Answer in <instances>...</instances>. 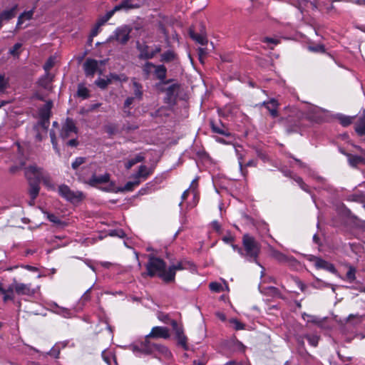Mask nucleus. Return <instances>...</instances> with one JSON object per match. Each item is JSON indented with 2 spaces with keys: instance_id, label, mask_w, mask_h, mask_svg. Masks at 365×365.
<instances>
[{
  "instance_id": "bb28decb",
  "label": "nucleus",
  "mask_w": 365,
  "mask_h": 365,
  "mask_svg": "<svg viewBox=\"0 0 365 365\" xmlns=\"http://www.w3.org/2000/svg\"><path fill=\"white\" fill-rule=\"evenodd\" d=\"M132 85H133V94L135 97L138 99L141 100L143 98V86L141 83H138L135 81V79H133L132 81Z\"/></svg>"
},
{
  "instance_id": "c03bdc74",
  "label": "nucleus",
  "mask_w": 365,
  "mask_h": 365,
  "mask_svg": "<svg viewBox=\"0 0 365 365\" xmlns=\"http://www.w3.org/2000/svg\"><path fill=\"white\" fill-rule=\"evenodd\" d=\"M14 287H12L11 284L9 287V288L6 290L4 293H1L4 294V301L6 302L8 300H14Z\"/></svg>"
},
{
  "instance_id": "4468645a",
  "label": "nucleus",
  "mask_w": 365,
  "mask_h": 365,
  "mask_svg": "<svg viewBox=\"0 0 365 365\" xmlns=\"http://www.w3.org/2000/svg\"><path fill=\"white\" fill-rule=\"evenodd\" d=\"M98 67V61L91 58H88L83 64L85 73L88 76H93Z\"/></svg>"
},
{
  "instance_id": "338daca9",
  "label": "nucleus",
  "mask_w": 365,
  "mask_h": 365,
  "mask_svg": "<svg viewBox=\"0 0 365 365\" xmlns=\"http://www.w3.org/2000/svg\"><path fill=\"white\" fill-rule=\"evenodd\" d=\"M110 76V80L114 79V80L123 81H125L127 80V78L125 76H122L121 77H120L117 74L111 73Z\"/></svg>"
},
{
  "instance_id": "603ef678",
  "label": "nucleus",
  "mask_w": 365,
  "mask_h": 365,
  "mask_svg": "<svg viewBox=\"0 0 365 365\" xmlns=\"http://www.w3.org/2000/svg\"><path fill=\"white\" fill-rule=\"evenodd\" d=\"M55 306L58 309L56 311H54L58 314L62 315L64 317H69L71 315V312L66 308L59 307L56 304Z\"/></svg>"
},
{
  "instance_id": "7ed1b4c3",
  "label": "nucleus",
  "mask_w": 365,
  "mask_h": 365,
  "mask_svg": "<svg viewBox=\"0 0 365 365\" xmlns=\"http://www.w3.org/2000/svg\"><path fill=\"white\" fill-rule=\"evenodd\" d=\"M165 267L166 263L164 262V260L153 255H149L148 262L145 265L147 270L146 274L150 277H153L154 276L158 275L160 278H161L160 275L163 273H167Z\"/></svg>"
},
{
  "instance_id": "3c124183",
  "label": "nucleus",
  "mask_w": 365,
  "mask_h": 365,
  "mask_svg": "<svg viewBox=\"0 0 365 365\" xmlns=\"http://www.w3.org/2000/svg\"><path fill=\"white\" fill-rule=\"evenodd\" d=\"M309 4L311 5L312 3L308 0H297L295 5L302 12Z\"/></svg>"
},
{
  "instance_id": "052dcab7",
  "label": "nucleus",
  "mask_w": 365,
  "mask_h": 365,
  "mask_svg": "<svg viewBox=\"0 0 365 365\" xmlns=\"http://www.w3.org/2000/svg\"><path fill=\"white\" fill-rule=\"evenodd\" d=\"M47 218L50 222H53L55 224L61 223V220L54 214L47 213Z\"/></svg>"
},
{
  "instance_id": "f8f14e48",
  "label": "nucleus",
  "mask_w": 365,
  "mask_h": 365,
  "mask_svg": "<svg viewBox=\"0 0 365 365\" xmlns=\"http://www.w3.org/2000/svg\"><path fill=\"white\" fill-rule=\"evenodd\" d=\"M310 260L314 262V266L317 269H323L327 270L331 273L336 272V269L332 264H331L321 258H319L317 257H312Z\"/></svg>"
},
{
  "instance_id": "c756f323",
  "label": "nucleus",
  "mask_w": 365,
  "mask_h": 365,
  "mask_svg": "<svg viewBox=\"0 0 365 365\" xmlns=\"http://www.w3.org/2000/svg\"><path fill=\"white\" fill-rule=\"evenodd\" d=\"M190 36L194 41L202 46H205L207 43V38L204 34H199L190 30Z\"/></svg>"
},
{
  "instance_id": "69168bd1",
  "label": "nucleus",
  "mask_w": 365,
  "mask_h": 365,
  "mask_svg": "<svg viewBox=\"0 0 365 365\" xmlns=\"http://www.w3.org/2000/svg\"><path fill=\"white\" fill-rule=\"evenodd\" d=\"M93 288V286H91L90 288H88L83 294L82 296V300L83 301H88L90 299V292Z\"/></svg>"
},
{
  "instance_id": "6ab92c4d",
  "label": "nucleus",
  "mask_w": 365,
  "mask_h": 365,
  "mask_svg": "<svg viewBox=\"0 0 365 365\" xmlns=\"http://www.w3.org/2000/svg\"><path fill=\"white\" fill-rule=\"evenodd\" d=\"M140 7L138 4L133 3V0H123L120 4L115 6L113 10L115 12L122 9H130Z\"/></svg>"
},
{
  "instance_id": "2eb2a0df",
  "label": "nucleus",
  "mask_w": 365,
  "mask_h": 365,
  "mask_svg": "<svg viewBox=\"0 0 365 365\" xmlns=\"http://www.w3.org/2000/svg\"><path fill=\"white\" fill-rule=\"evenodd\" d=\"M11 286L14 287V290L17 294L26 295L31 293L30 284L19 283L15 279H14V282L11 284Z\"/></svg>"
},
{
  "instance_id": "9b49d317",
  "label": "nucleus",
  "mask_w": 365,
  "mask_h": 365,
  "mask_svg": "<svg viewBox=\"0 0 365 365\" xmlns=\"http://www.w3.org/2000/svg\"><path fill=\"white\" fill-rule=\"evenodd\" d=\"M151 338L168 339L170 337L169 330L165 327H154L149 334L146 336L148 339Z\"/></svg>"
},
{
  "instance_id": "20e7f679",
  "label": "nucleus",
  "mask_w": 365,
  "mask_h": 365,
  "mask_svg": "<svg viewBox=\"0 0 365 365\" xmlns=\"http://www.w3.org/2000/svg\"><path fill=\"white\" fill-rule=\"evenodd\" d=\"M59 195L71 203H77L83 198V194L81 191H73L68 185H61L58 187Z\"/></svg>"
},
{
  "instance_id": "4d7b16f0",
  "label": "nucleus",
  "mask_w": 365,
  "mask_h": 365,
  "mask_svg": "<svg viewBox=\"0 0 365 365\" xmlns=\"http://www.w3.org/2000/svg\"><path fill=\"white\" fill-rule=\"evenodd\" d=\"M109 235L112 237H118L120 238H123L125 236L124 231L121 229L113 230L109 232Z\"/></svg>"
},
{
  "instance_id": "393cba45",
  "label": "nucleus",
  "mask_w": 365,
  "mask_h": 365,
  "mask_svg": "<svg viewBox=\"0 0 365 365\" xmlns=\"http://www.w3.org/2000/svg\"><path fill=\"white\" fill-rule=\"evenodd\" d=\"M155 65L151 62L147 61L142 66V71L145 79H148L150 74L154 72Z\"/></svg>"
},
{
  "instance_id": "0eeeda50",
  "label": "nucleus",
  "mask_w": 365,
  "mask_h": 365,
  "mask_svg": "<svg viewBox=\"0 0 365 365\" xmlns=\"http://www.w3.org/2000/svg\"><path fill=\"white\" fill-rule=\"evenodd\" d=\"M131 29L128 26H123L115 29L114 35L110 39H115L120 43L125 44L129 40Z\"/></svg>"
},
{
  "instance_id": "680f3d73",
  "label": "nucleus",
  "mask_w": 365,
  "mask_h": 365,
  "mask_svg": "<svg viewBox=\"0 0 365 365\" xmlns=\"http://www.w3.org/2000/svg\"><path fill=\"white\" fill-rule=\"evenodd\" d=\"M262 41L266 43H272L274 45H277L279 43L278 39L270 37H264L262 38Z\"/></svg>"
},
{
  "instance_id": "2f4dec72",
  "label": "nucleus",
  "mask_w": 365,
  "mask_h": 365,
  "mask_svg": "<svg viewBox=\"0 0 365 365\" xmlns=\"http://www.w3.org/2000/svg\"><path fill=\"white\" fill-rule=\"evenodd\" d=\"M34 15V9L23 12L18 18L16 27L19 28L24 24V21L30 20Z\"/></svg>"
},
{
  "instance_id": "5fc2aeb1",
  "label": "nucleus",
  "mask_w": 365,
  "mask_h": 365,
  "mask_svg": "<svg viewBox=\"0 0 365 365\" xmlns=\"http://www.w3.org/2000/svg\"><path fill=\"white\" fill-rule=\"evenodd\" d=\"M110 83V79L98 78L96 81V84L101 89H105Z\"/></svg>"
},
{
  "instance_id": "f3484780",
  "label": "nucleus",
  "mask_w": 365,
  "mask_h": 365,
  "mask_svg": "<svg viewBox=\"0 0 365 365\" xmlns=\"http://www.w3.org/2000/svg\"><path fill=\"white\" fill-rule=\"evenodd\" d=\"M262 105L265 106V108L269 110L270 115L273 118H276L278 116L277 108L279 106V104L275 99L272 98L267 102L264 101L262 103Z\"/></svg>"
},
{
  "instance_id": "473e14b6",
  "label": "nucleus",
  "mask_w": 365,
  "mask_h": 365,
  "mask_svg": "<svg viewBox=\"0 0 365 365\" xmlns=\"http://www.w3.org/2000/svg\"><path fill=\"white\" fill-rule=\"evenodd\" d=\"M140 183V180L134 178L133 181L128 182L123 187L118 190L120 192L132 191L133 188Z\"/></svg>"
},
{
  "instance_id": "b1692460",
  "label": "nucleus",
  "mask_w": 365,
  "mask_h": 365,
  "mask_svg": "<svg viewBox=\"0 0 365 365\" xmlns=\"http://www.w3.org/2000/svg\"><path fill=\"white\" fill-rule=\"evenodd\" d=\"M355 130L359 135L365 134V116H360L355 123Z\"/></svg>"
},
{
  "instance_id": "a211bd4d",
  "label": "nucleus",
  "mask_w": 365,
  "mask_h": 365,
  "mask_svg": "<svg viewBox=\"0 0 365 365\" xmlns=\"http://www.w3.org/2000/svg\"><path fill=\"white\" fill-rule=\"evenodd\" d=\"M110 180V175L106 173L104 175H101L97 176L96 175H93L92 177L88 181V183L91 186H95L98 184H102L108 182Z\"/></svg>"
},
{
  "instance_id": "1a4fd4ad",
  "label": "nucleus",
  "mask_w": 365,
  "mask_h": 365,
  "mask_svg": "<svg viewBox=\"0 0 365 365\" xmlns=\"http://www.w3.org/2000/svg\"><path fill=\"white\" fill-rule=\"evenodd\" d=\"M77 128L73 120L67 118L61 130L60 136L63 140H66L71 135L72 133H76Z\"/></svg>"
},
{
  "instance_id": "f257e3e1",
  "label": "nucleus",
  "mask_w": 365,
  "mask_h": 365,
  "mask_svg": "<svg viewBox=\"0 0 365 365\" xmlns=\"http://www.w3.org/2000/svg\"><path fill=\"white\" fill-rule=\"evenodd\" d=\"M242 245L244 251L241 248L238 250L240 255L245 257L250 262H257L260 245L256 240L250 235L245 234L242 237Z\"/></svg>"
},
{
  "instance_id": "37998d69",
  "label": "nucleus",
  "mask_w": 365,
  "mask_h": 365,
  "mask_svg": "<svg viewBox=\"0 0 365 365\" xmlns=\"http://www.w3.org/2000/svg\"><path fill=\"white\" fill-rule=\"evenodd\" d=\"M272 257L279 262H286L289 259L287 255L280 252L279 251L274 250L272 252Z\"/></svg>"
},
{
  "instance_id": "9d476101",
  "label": "nucleus",
  "mask_w": 365,
  "mask_h": 365,
  "mask_svg": "<svg viewBox=\"0 0 365 365\" xmlns=\"http://www.w3.org/2000/svg\"><path fill=\"white\" fill-rule=\"evenodd\" d=\"M184 268L181 262H178L175 265L170 266L167 269V273H163L160 275L161 279L166 283L173 282L175 280L176 271L182 270Z\"/></svg>"
},
{
  "instance_id": "c9c22d12",
  "label": "nucleus",
  "mask_w": 365,
  "mask_h": 365,
  "mask_svg": "<svg viewBox=\"0 0 365 365\" xmlns=\"http://www.w3.org/2000/svg\"><path fill=\"white\" fill-rule=\"evenodd\" d=\"M143 160H144V157L143 155H141L140 154H138L136 156H135L133 158H131L128 160V162L125 164V168H126V169L129 170L136 163L142 162Z\"/></svg>"
},
{
  "instance_id": "774afa93",
  "label": "nucleus",
  "mask_w": 365,
  "mask_h": 365,
  "mask_svg": "<svg viewBox=\"0 0 365 365\" xmlns=\"http://www.w3.org/2000/svg\"><path fill=\"white\" fill-rule=\"evenodd\" d=\"M212 226L217 233H221V225L217 221H213L212 222Z\"/></svg>"
},
{
  "instance_id": "6e6d98bb",
  "label": "nucleus",
  "mask_w": 365,
  "mask_h": 365,
  "mask_svg": "<svg viewBox=\"0 0 365 365\" xmlns=\"http://www.w3.org/2000/svg\"><path fill=\"white\" fill-rule=\"evenodd\" d=\"M209 287L211 291L215 292H220L222 289V284L218 282H216L210 283Z\"/></svg>"
},
{
  "instance_id": "864d4df0",
  "label": "nucleus",
  "mask_w": 365,
  "mask_h": 365,
  "mask_svg": "<svg viewBox=\"0 0 365 365\" xmlns=\"http://www.w3.org/2000/svg\"><path fill=\"white\" fill-rule=\"evenodd\" d=\"M55 63V58L51 56L45 63L43 66V69L45 72L49 73V71L53 68Z\"/></svg>"
},
{
  "instance_id": "4c0bfd02",
  "label": "nucleus",
  "mask_w": 365,
  "mask_h": 365,
  "mask_svg": "<svg viewBox=\"0 0 365 365\" xmlns=\"http://www.w3.org/2000/svg\"><path fill=\"white\" fill-rule=\"evenodd\" d=\"M86 161V158L85 157H78L71 164V168L76 170V175H78V168L79 167L85 163Z\"/></svg>"
},
{
  "instance_id": "8fccbe9b",
  "label": "nucleus",
  "mask_w": 365,
  "mask_h": 365,
  "mask_svg": "<svg viewBox=\"0 0 365 365\" xmlns=\"http://www.w3.org/2000/svg\"><path fill=\"white\" fill-rule=\"evenodd\" d=\"M60 351H61V345L58 344H55L51 349V350L49 351V352L48 353V354H49L50 356L57 359L58 358L59 356V354H60Z\"/></svg>"
},
{
  "instance_id": "58836bf2",
  "label": "nucleus",
  "mask_w": 365,
  "mask_h": 365,
  "mask_svg": "<svg viewBox=\"0 0 365 365\" xmlns=\"http://www.w3.org/2000/svg\"><path fill=\"white\" fill-rule=\"evenodd\" d=\"M175 58V53L173 51L168 50L161 55L160 61L163 62L168 63L173 61Z\"/></svg>"
},
{
  "instance_id": "a19ab883",
  "label": "nucleus",
  "mask_w": 365,
  "mask_h": 365,
  "mask_svg": "<svg viewBox=\"0 0 365 365\" xmlns=\"http://www.w3.org/2000/svg\"><path fill=\"white\" fill-rule=\"evenodd\" d=\"M293 180L297 183L299 187L306 192L310 193L309 186L303 181L302 178L298 175H294Z\"/></svg>"
},
{
  "instance_id": "c85d7f7f",
  "label": "nucleus",
  "mask_w": 365,
  "mask_h": 365,
  "mask_svg": "<svg viewBox=\"0 0 365 365\" xmlns=\"http://www.w3.org/2000/svg\"><path fill=\"white\" fill-rule=\"evenodd\" d=\"M346 156L348 157L349 163L351 167L355 168L359 164L364 163V159L361 156L351 154H346Z\"/></svg>"
},
{
  "instance_id": "e2e57ef3",
  "label": "nucleus",
  "mask_w": 365,
  "mask_h": 365,
  "mask_svg": "<svg viewBox=\"0 0 365 365\" xmlns=\"http://www.w3.org/2000/svg\"><path fill=\"white\" fill-rule=\"evenodd\" d=\"M25 163H26L25 161H21L19 165L11 166L10 168V172L11 173H15L16 172H17L20 169L23 168L24 166L25 165Z\"/></svg>"
},
{
  "instance_id": "39448f33",
  "label": "nucleus",
  "mask_w": 365,
  "mask_h": 365,
  "mask_svg": "<svg viewBox=\"0 0 365 365\" xmlns=\"http://www.w3.org/2000/svg\"><path fill=\"white\" fill-rule=\"evenodd\" d=\"M170 324L172 326L173 330L175 333V336L178 341V344L182 346L184 350H188L187 338L184 334V329L182 325L179 324L177 321L174 319L170 320Z\"/></svg>"
},
{
  "instance_id": "f704fd0d",
  "label": "nucleus",
  "mask_w": 365,
  "mask_h": 365,
  "mask_svg": "<svg viewBox=\"0 0 365 365\" xmlns=\"http://www.w3.org/2000/svg\"><path fill=\"white\" fill-rule=\"evenodd\" d=\"M41 181H42L44 185L48 188L54 189V185L51 180V178L49 175V174L45 170L43 171L41 175Z\"/></svg>"
},
{
  "instance_id": "13d9d810",
  "label": "nucleus",
  "mask_w": 365,
  "mask_h": 365,
  "mask_svg": "<svg viewBox=\"0 0 365 365\" xmlns=\"http://www.w3.org/2000/svg\"><path fill=\"white\" fill-rule=\"evenodd\" d=\"M355 274H356V269L354 267H350L346 273V278L350 282H352L354 281Z\"/></svg>"
},
{
  "instance_id": "de8ad7c7",
  "label": "nucleus",
  "mask_w": 365,
  "mask_h": 365,
  "mask_svg": "<svg viewBox=\"0 0 365 365\" xmlns=\"http://www.w3.org/2000/svg\"><path fill=\"white\" fill-rule=\"evenodd\" d=\"M307 49L314 53H324L325 52V48L324 46L322 44H317L314 46H308Z\"/></svg>"
},
{
  "instance_id": "4be33fe9",
  "label": "nucleus",
  "mask_w": 365,
  "mask_h": 365,
  "mask_svg": "<svg viewBox=\"0 0 365 365\" xmlns=\"http://www.w3.org/2000/svg\"><path fill=\"white\" fill-rule=\"evenodd\" d=\"M154 73L158 79L160 80V82L166 81V73L167 69L163 65L155 66Z\"/></svg>"
},
{
  "instance_id": "7c9ffc66",
  "label": "nucleus",
  "mask_w": 365,
  "mask_h": 365,
  "mask_svg": "<svg viewBox=\"0 0 365 365\" xmlns=\"http://www.w3.org/2000/svg\"><path fill=\"white\" fill-rule=\"evenodd\" d=\"M52 107L51 102H47L39 111L40 118L41 119H49L51 114V109Z\"/></svg>"
},
{
  "instance_id": "49530a36",
  "label": "nucleus",
  "mask_w": 365,
  "mask_h": 365,
  "mask_svg": "<svg viewBox=\"0 0 365 365\" xmlns=\"http://www.w3.org/2000/svg\"><path fill=\"white\" fill-rule=\"evenodd\" d=\"M339 120L341 124L343 126L346 127V126L349 125L354 120H356V117L355 116L350 117V116H346V115H340L339 117Z\"/></svg>"
},
{
  "instance_id": "e433bc0d",
  "label": "nucleus",
  "mask_w": 365,
  "mask_h": 365,
  "mask_svg": "<svg viewBox=\"0 0 365 365\" xmlns=\"http://www.w3.org/2000/svg\"><path fill=\"white\" fill-rule=\"evenodd\" d=\"M303 338L306 339L311 346H312L314 347L317 346L319 340V336L318 335H317V334H304Z\"/></svg>"
},
{
  "instance_id": "a18cd8bd",
  "label": "nucleus",
  "mask_w": 365,
  "mask_h": 365,
  "mask_svg": "<svg viewBox=\"0 0 365 365\" xmlns=\"http://www.w3.org/2000/svg\"><path fill=\"white\" fill-rule=\"evenodd\" d=\"M77 93L79 97H81L83 99H86L89 97L88 89L83 85H78Z\"/></svg>"
},
{
  "instance_id": "79ce46f5",
  "label": "nucleus",
  "mask_w": 365,
  "mask_h": 365,
  "mask_svg": "<svg viewBox=\"0 0 365 365\" xmlns=\"http://www.w3.org/2000/svg\"><path fill=\"white\" fill-rule=\"evenodd\" d=\"M22 47V43H16L14 45L13 47H11L9 51V53L11 55L14 57L19 58L20 53H21V48Z\"/></svg>"
},
{
  "instance_id": "0e129e2a",
  "label": "nucleus",
  "mask_w": 365,
  "mask_h": 365,
  "mask_svg": "<svg viewBox=\"0 0 365 365\" xmlns=\"http://www.w3.org/2000/svg\"><path fill=\"white\" fill-rule=\"evenodd\" d=\"M230 322L235 325L237 330L242 329L244 328V325L235 319H232Z\"/></svg>"
},
{
  "instance_id": "423d86ee",
  "label": "nucleus",
  "mask_w": 365,
  "mask_h": 365,
  "mask_svg": "<svg viewBox=\"0 0 365 365\" xmlns=\"http://www.w3.org/2000/svg\"><path fill=\"white\" fill-rule=\"evenodd\" d=\"M43 169L36 165H30L25 168V177L29 182L36 181L37 182H41V178L43 173Z\"/></svg>"
},
{
  "instance_id": "ddd939ff",
  "label": "nucleus",
  "mask_w": 365,
  "mask_h": 365,
  "mask_svg": "<svg viewBox=\"0 0 365 365\" xmlns=\"http://www.w3.org/2000/svg\"><path fill=\"white\" fill-rule=\"evenodd\" d=\"M136 48L139 51L138 58L142 60L153 58V53H151V50L147 44L138 43Z\"/></svg>"
},
{
  "instance_id": "6e6552de",
  "label": "nucleus",
  "mask_w": 365,
  "mask_h": 365,
  "mask_svg": "<svg viewBox=\"0 0 365 365\" xmlns=\"http://www.w3.org/2000/svg\"><path fill=\"white\" fill-rule=\"evenodd\" d=\"M151 343L148 339L145 338L144 341H142L139 344L130 345V349L136 356H140L141 354H150L152 350L150 348Z\"/></svg>"
},
{
  "instance_id": "412c9836",
  "label": "nucleus",
  "mask_w": 365,
  "mask_h": 365,
  "mask_svg": "<svg viewBox=\"0 0 365 365\" xmlns=\"http://www.w3.org/2000/svg\"><path fill=\"white\" fill-rule=\"evenodd\" d=\"M101 356L108 365H117L115 356L111 351L105 349L102 351Z\"/></svg>"
},
{
  "instance_id": "cd10ccee",
  "label": "nucleus",
  "mask_w": 365,
  "mask_h": 365,
  "mask_svg": "<svg viewBox=\"0 0 365 365\" xmlns=\"http://www.w3.org/2000/svg\"><path fill=\"white\" fill-rule=\"evenodd\" d=\"M17 5H14L10 9L4 10L0 14V17L4 21H9L16 16Z\"/></svg>"
},
{
  "instance_id": "ea45409f",
  "label": "nucleus",
  "mask_w": 365,
  "mask_h": 365,
  "mask_svg": "<svg viewBox=\"0 0 365 365\" xmlns=\"http://www.w3.org/2000/svg\"><path fill=\"white\" fill-rule=\"evenodd\" d=\"M302 317L304 319H306V317H307V322L312 323L318 326H322V320L317 316L304 314Z\"/></svg>"
},
{
  "instance_id": "72a5a7b5",
  "label": "nucleus",
  "mask_w": 365,
  "mask_h": 365,
  "mask_svg": "<svg viewBox=\"0 0 365 365\" xmlns=\"http://www.w3.org/2000/svg\"><path fill=\"white\" fill-rule=\"evenodd\" d=\"M53 80V77L50 73L45 72V75L39 79V84L44 88H48Z\"/></svg>"
},
{
  "instance_id": "09e8293b",
  "label": "nucleus",
  "mask_w": 365,
  "mask_h": 365,
  "mask_svg": "<svg viewBox=\"0 0 365 365\" xmlns=\"http://www.w3.org/2000/svg\"><path fill=\"white\" fill-rule=\"evenodd\" d=\"M115 11L113 10V9L109 11H108L106 15L99 20V21L97 23V24L98 25V26H101L102 25H103L106 21H108L113 16V14H115Z\"/></svg>"
},
{
  "instance_id": "5701e85b",
  "label": "nucleus",
  "mask_w": 365,
  "mask_h": 365,
  "mask_svg": "<svg viewBox=\"0 0 365 365\" xmlns=\"http://www.w3.org/2000/svg\"><path fill=\"white\" fill-rule=\"evenodd\" d=\"M40 182H37L36 181H31L29 182V192L31 196V198H32V200H35V199L37 197L39 193L40 190Z\"/></svg>"
},
{
  "instance_id": "dca6fc26",
  "label": "nucleus",
  "mask_w": 365,
  "mask_h": 365,
  "mask_svg": "<svg viewBox=\"0 0 365 365\" xmlns=\"http://www.w3.org/2000/svg\"><path fill=\"white\" fill-rule=\"evenodd\" d=\"M152 354L158 353L166 359H170L172 356L171 352L165 346L158 344H151L150 346Z\"/></svg>"
},
{
  "instance_id": "f03ea898",
  "label": "nucleus",
  "mask_w": 365,
  "mask_h": 365,
  "mask_svg": "<svg viewBox=\"0 0 365 365\" xmlns=\"http://www.w3.org/2000/svg\"><path fill=\"white\" fill-rule=\"evenodd\" d=\"M156 87L159 91L165 94V103L174 102L176 100L180 91V84L174 82V80L173 79L159 82L157 83Z\"/></svg>"
},
{
  "instance_id": "bf43d9fd",
  "label": "nucleus",
  "mask_w": 365,
  "mask_h": 365,
  "mask_svg": "<svg viewBox=\"0 0 365 365\" xmlns=\"http://www.w3.org/2000/svg\"><path fill=\"white\" fill-rule=\"evenodd\" d=\"M8 85V80L4 75H0V92L4 91Z\"/></svg>"
},
{
  "instance_id": "aec40b11",
  "label": "nucleus",
  "mask_w": 365,
  "mask_h": 365,
  "mask_svg": "<svg viewBox=\"0 0 365 365\" xmlns=\"http://www.w3.org/2000/svg\"><path fill=\"white\" fill-rule=\"evenodd\" d=\"M211 124V128L212 130L215 133H218L225 136H230V133L229 132L228 129L222 123H215L212 121L210 123Z\"/></svg>"
},
{
  "instance_id": "a878e982",
  "label": "nucleus",
  "mask_w": 365,
  "mask_h": 365,
  "mask_svg": "<svg viewBox=\"0 0 365 365\" xmlns=\"http://www.w3.org/2000/svg\"><path fill=\"white\" fill-rule=\"evenodd\" d=\"M152 173V170L149 169L145 165H140L139 167L138 173L135 175L134 178L139 179L143 178V180L147 179V178Z\"/></svg>"
}]
</instances>
